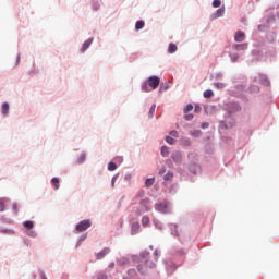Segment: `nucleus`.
<instances>
[{
	"mask_svg": "<svg viewBox=\"0 0 279 279\" xmlns=\"http://www.w3.org/2000/svg\"><path fill=\"white\" fill-rule=\"evenodd\" d=\"M145 27V22L144 21H137L135 24V29H143Z\"/></svg>",
	"mask_w": 279,
	"mask_h": 279,
	"instance_id": "nucleus-19",
	"label": "nucleus"
},
{
	"mask_svg": "<svg viewBox=\"0 0 279 279\" xmlns=\"http://www.w3.org/2000/svg\"><path fill=\"white\" fill-rule=\"evenodd\" d=\"M137 215H141V211H140V213H137Z\"/></svg>",
	"mask_w": 279,
	"mask_h": 279,
	"instance_id": "nucleus-49",
	"label": "nucleus"
},
{
	"mask_svg": "<svg viewBox=\"0 0 279 279\" xmlns=\"http://www.w3.org/2000/svg\"><path fill=\"white\" fill-rule=\"evenodd\" d=\"M158 256H160V252L158 250L154 251L153 256H149V253L147 252L142 253L140 258L141 264L137 266L140 274H145L147 269H154V267H156V263H158Z\"/></svg>",
	"mask_w": 279,
	"mask_h": 279,
	"instance_id": "nucleus-1",
	"label": "nucleus"
},
{
	"mask_svg": "<svg viewBox=\"0 0 279 279\" xmlns=\"http://www.w3.org/2000/svg\"><path fill=\"white\" fill-rule=\"evenodd\" d=\"M166 142L169 144V145H175V138L171 137V136H167L166 137Z\"/></svg>",
	"mask_w": 279,
	"mask_h": 279,
	"instance_id": "nucleus-27",
	"label": "nucleus"
},
{
	"mask_svg": "<svg viewBox=\"0 0 279 279\" xmlns=\"http://www.w3.org/2000/svg\"><path fill=\"white\" fill-rule=\"evenodd\" d=\"M192 136H194L195 138H198V136H202V131L196 130V131L192 132Z\"/></svg>",
	"mask_w": 279,
	"mask_h": 279,
	"instance_id": "nucleus-31",
	"label": "nucleus"
},
{
	"mask_svg": "<svg viewBox=\"0 0 279 279\" xmlns=\"http://www.w3.org/2000/svg\"><path fill=\"white\" fill-rule=\"evenodd\" d=\"M165 182H171L173 180V172H167L163 177Z\"/></svg>",
	"mask_w": 279,
	"mask_h": 279,
	"instance_id": "nucleus-15",
	"label": "nucleus"
},
{
	"mask_svg": "<svg viewBox=\"0 0 279 279\" xmlns=\"http://www.w3.org/2000/svg\"><path fill=\"white\" fill-rule=\"evenodd\" d=\"M51 183L54 185L56 191H58V189H60V179L52 178Z\"/></svg>",
	"mask_w": 279,
	"mask_h": 279,
	"instance_id": "nucleus-16",
	"label": "nucleus"
},
{
	"mask_svg": "<svg viewBox=\"0 0 279 279\" xmlns=\"http://www.w3.org/2000/svg\"><path fill=\"white\" fill-rule=\"evenodd\" d=\"M223 14H226V9L220 8L216 11L215 19H220V16H223Z\"/></svg>",
	"mask_w": 279,
	"mask_h": 279,
	"instance_id": "nucleus-11",
	"label": "nucleus"
},
{
	"mask_svg": "<svg viewBox=\"0 0 279 279\" xmlns=\"http://www.w3.org/2000/svg\"><path fill=\"white\" fill-rule=\"evenodd\" d=\"M90 226H93V223L90 222L89 219L82 220L80 223L76 225L75 231L78 233L86 232V230H88V228H90Z\"/></svg>",
	"mask_w": 279,
	"mask_h": 279,
	"instance_id": "nucleus-3",
	"label": "nucleus"
},
{
	"mask_svg": "<svg viewBox=\"0 0 279 279\" xmlns=\"http://www.w3.org/2000/svg\"><path fill=\"white\" fill-rule=\"evenodd\" d=\"M9 112H10V105L8 102H4L2 105V114L8 116Z\"/></svg>",
	"mask_w": 279,
	"mask_h": 279,
	"instance_id": "nucleus-12",
	"label": "nucleus"
},
{
	"mask_svg": "<svg viewBox=\"0 0 279 279\" xmlns=\"http://www.w3.org/2000/svg\"><path fill=\"white\" fill-rule=\"evenodd\" d=\"M182 145H184V147H191V140L186 137L182 138Z\"/></svg>",
	"mask_w": 279,
	"mask_h": 279,
	"instance_id": "nucleus-25",
	"label": "nucleus"
},
{
	"mask_svg": "<svg viewBox=\"0 0 279 279\" xmlns=\"http://www.w3.org/2000/svg\"><path fill=\"white\" fill-rule=\"evenodd\" d=\"M84 160H86V155L85 154H82L80 156V163L84 162Z\"/></svg>",
	"mask_w": 279,
	"mask_h": 279,
	"instance_id": "nucleus-37",
	"label": "nucleus"
},
{
	"mask_svg": "<svg viewBox=\"0 0 279 279\" xmlns=\"http://www.w3.org/2000/svg\"><path fill=\"white\" fill-rule=\"evenodd\" d=\"M213 8H221V0H214Z\"/></svg>",
	"mask_w": 279,
	"mask_h": 279,
	"instance_id": "nucleus-28",
	"label": "nucleus"
},
{
	"mask_svg": "<svg viewBox=\"0 0 279 279\" xmlns=\"http://www.w3.org/2000/svg\"><path fill=\"white\" fill-rule=\"evenodd\" d=\"M142 226H144V228H146V226H149V217L144 216L142 218Z\"/></svg>",
	"mask_w": 279,
	"mask_h": 279,
	"instance_id": "nucleus-23",
	"label": "nucleus"
},
{
	"mask_svg": "<svg viewBox=\"0 0 279 279\" xmlns=\"http://www.w3.org/2000/svg\"><path fill=\"white\" fill-rule=\"evenodd\" d=\"M193 169H199V167H197V166H191V167H190V170L193 171Z\"/></svg>",
	"mask_w": 279,
	"mask_h": 279,
	"instance_id": "nucleus-45",
	"label": "nucleus"
},
{
	"mask_svg": "<svg viewBox=\"0 0 279 279\" xmlns=\"http://www.w3.org/2000/svg\"><path fill=\"white\" fill-rule=\"evenodd\" d=\"M174 162H180L182 160V154L180 153H175L173 156H172Z\"/></svg>",
	"mask_w": 279,
	"mask_h": 279,
	"instance_id": "nucleus-21",
	"label": "nucleus"
},
{
	"mask_svg": "<svg viewBox=\"0 0 279 279\" xmlns=\"http://www.w3.org/2000/svg\"><path fill=\"white\" fill-rule=\"evenodd\" d=\"M155 208L159 213H169V205L167 203L157 204Z\"/></svg>",
	"mask_w": 279,
	"mask_h": 279,
	"instance_id": "nucleus-4",
	"label": "nucleus"
},
{
	"mask_svg": "<svg viewBox=\"0 0 279 279\" xmlns=\"http://www.w3.org/2000/svg\"><path fill=\"white\" fill-rule=\"evenodd\" d=\"M108 171H117V163L109 162L108 163Z\"/></svg>",
	"mask_w": 279,
	"mask_h": 279,
	"instance_id": "nucleus-24",
	"label": "nucleus"
},
{
	"mask_svg": "<svg viewBox=\"0 0 279 279\" xmlns=\"http://www.w3.org/2000/svg\"><path fill=\"white\" fill-rule=\"evenodd\" d=\"M235 43H243L245 40V34L242 31H238L234 36Z\"/></svg>",
	"mask_w": 279,
	"mask_h": 279,
	"instance_id": "nucleus-5",
	"label": "nucleus"
},
{
	"mask_svg": "<svg viewBox=\"0 0 279 279\" xmlns=\"http://www.w3.org/2000/svg\"><path fill=\"white\" fill-rule=\"evenodd\" d=\"M27 235L34 238V236H36V231H28Z\"/></svg>",
	"mask_w": 279,
	"mask_h": 279,
	"instance_id": "nucleus-41",
	"label": "nucleus"
},
{
	"mask_svg": "<svg viewBox=\"0 0 279 279\" xmlns=\"http://www.w3.org/2000/svg\"><path fill=\"white\" fill-rule=\"evenodd\" d=\"M208 126H209L208 122H205V123L202 124L203 130H206Z\"/></svg>",
	"mask_w": 279,
	"mask_h": 279,
	"instance_id": "nucleus-42",
	"label": "nucleus"
},
{
	"mask_svg": "<svg viewBox=\"0 0 279 279\" xmlns=\"http://www.w3.org/2000/svg\"><path fill=\"white\" fill-rule=\"evenodd\" d=\"M12 210L15 213V215H19V204L13 203L12 204Z\"/></svg>",
	"mask_w": 279,
	"mask_h": 279,
	"instance_id": "nucleus-30",
	"label": "nucleus"
},
{
	"mask_svg": "<svg viewBox=\"0 0 279 279\" xmlns=\"http://www.w3.org/2000/svg\"><path fill=\"white\" fill-rule=\"evenodd\" d=\"M178 51V46L175 44H170L168 47L169 53H175Z\"/></svg>",
	"mask_w": 279,
	"mask_h": 279,
	"instance_id": "nucleus-13",
	"label": "nucleus"
},
{
	"mask_svg": "<svg viewBox=\"0 0 279 279\" xmlns=\"http://www.w3.org/2000/svg\"><path fill=\"white\" fill-rule=\"evenodd\" d=\"M8 202H10V198H0V213H3V210H5V204H8Z\"/></svg>",
	"mask_w": 279,
	"mask_h": 279,
	"instance_id": "nucleus-9",
	"label": "nucleus"
},
{
	"mask_svg": "<svg viewBox=\"0 0 279 279\" xmlns=\"http://www.w3.org/2000/svg\"><path fill=\"white\" fill-rule=\"evenodd\" d=\"M97 279H108V276H106L105 274H99L97 276Z\"/></svg>",
	"mask_w": 279,
	"mask_h": 279,
	"instance_id": "nucleus-38",
	"label": "nucleus"
},
{
	"mask_svg": "<svg viewBox=\"0 0 279 279\" xmlns=\"http://www.w3.org/2000/svg\"><path fill=\"white\" fill-rule=\"evenodd\" d=\"M161 156H163L165 158L169 156V148L167 146L161 147Z\"/></svg>",
	"mask_w": 279,
	"mask_h": 279,
	"instance_id": "nucleus-20",
	"label": "nucleus"
},
{
	"mask_svg": "<svg viewBox=\"0 0 279 279\" xmlns=\"http://www.w3.org/2000/svg\"><path fill=\"white\" fill-rule=\"evenodd\" d=\"M24 228H26L27 230H32V228H34V221L32 220H26L23 223Z\"/></svg>",
	"mask_w": 279,
	"mask_h": 279,
	"instance_id": "nucleus-14",
	"label": "nucleus"
},
{
	"mask_svg": "<svg viewBox=\"0 0 279 279\" xmlns=\"http://www.w3.org/2000/svg\"><path fill=\"white\" fill-rule=\"evenodd\" d=\"M195 112H202V107H199V106H195Z\"/></svg>",
	"mask_w": 279,
	"mask_h": 279,
	"instance_id": "nucleus-43",
	"label": "nucleus"
},
{
	"mask_svg": "<svg viewBox=\"0 0 279 279\" xmlns=\"http://www.w3.org/2000/svg\"><path fill=\"white\" fill-rule=\"evenodd\" d=\"M247 47V44H235L232 46V49H234V51H245Z\"/></svg>",
	"mask_w": 279,
	"mask_h": 279,
	"instance_id": "nucleus-7",
	"label": "nucleus"
},
{
	"mask_svg": "<svg viewBox=\"0 0 279 279\" xmlns=\"http://www.w3.org/2000/svg\"><path fill=\"white\" fill-rule=\"evenodd\" d=\"M158 86H160V78L158 76H150L146 83L142 84V90L144 93H149V90H156Z\"/></svg>",
	"mask_w": 279,
	"mask_h": 279,
	"instance_id": "nucleus-2",
	"label": "nucleus"
},
{
	"mask_svg": "<svg viewBox=\"0 0 279 279\" xmlns=\"http://www.w3.org/2000/svg\"><path fill=\"white\" fill-rule=\"evenodd\" d=\"M3 232H4V234H14V231H12V230H4Z\"/></svg>",
	"mask_w": 279,
	"mask_h": 279,
	"instance_id": "nucleus-44",
	"label": "nucleus"
},
{
	"mask_svg": "<svg viewBox=\"0 0 279 279\" xmlns=\"http://www.w3.org/2000/svg\"><path fill=\"white\" fill-rule=\"evenodd\" d=\"M118 179H119V174L113 175L112 181H111V186L112 187H114V184H116Z\"/></svg>",
	"mask_w": 279,
	"mask_h": 279,
	"instance_id": "nucleus-33",
	"label": "nucleus"
},
{
	"mask_svg": "<svg viewBox=\"0 0 279 279\" xmlns=\"http://www.w3.org/2000/svg\"><path fill=\"white\" fill-rule=\"evenodd\" d=\"M265 86H269V82L267 80L264 81Z\"/></svg>",
	"mask_w": 279,
	"mask_h": 279,
	"instance_id": "nucleus-46",
	"label": "nucleus"
},
{
	"mask_svg": "<svg viewBox=\"0 0 279 279\" xmlns=\"http://www.w3.org/2000/svg\"><path fill=\"white\" fill-rule=\"evenodd\" d=\"M165 173V169L159 170V174L162 175Z\"/></svg>",
	"mask_w": 279,
	"mask_h": 279,
	"instance_id": "nucleus-48",
	"label": "nucleus"
},
{
	"mask_svg": "<svg viewBox=\"0 0 279 279\" xmlns=\"http://www.w3.org/2000/svg\"><path fill=\"white\" fill-rule=\"evenodd\" d=\"M110 254V248H104L98 254H96L97 260H101L104 257L108 256Z\"/></svg>",
	"mask_w": 279,
	"mask_h": 279,
	"instance_id": "nucleus-6",
	"label": "nucleus"
},
{
	"mask_svg": "<svg viewBox=\"0 0 279 279\" xmlns=\"http://www.w3.org/2000/svg\"><path fill=\"white\" fill-rule=\"evenodd\" d=\"M141 206H142L144 213L149 211V199L146 198V199L141 201Z\"/></svg>",
	"mask_w": 279,
	"mask_h": 279,
	"instance_id": "nucleus-8",
	"label": "nucleus"
},
{
	"mask_svg": "<svg viewBox=\"0 0 279 279\" xmlns=\"http://www.w3.org/2000/svg\"><path fill=\"white\" fill-rule=\"evenodd\" d=\"M170 136H173V138H178V131H171Z\"/></svg>",
	"mask_w": 279,
	"mask_h": 279,
	"instance_id": "nucleus-36",
	"label": "nucleus"
},
{
	"mask_svg": "<svg viewBox=\"0 0 279 279\" xmlns=\"http://www.w3.org/2000/svg\"><path fill=\"white\" fill-rule=\"evenodd\" d=\"M128 274H129V276H136V270L130 269V270L128 271Z\"/></svg>",
	"mask_w": 279,
	"mask_h": 279,
	"instance_id": "nucleus-40",
	"label": "nucleus"
},
{
	"mask_svg": "<svg viewBox=\"0 0 279 279\" xmlns=\"http://www.w3.org/2000/svg\"><path fill=\"white\" fill-rule=\"evenodd\" d=\"M154 182H156L155 178L147 179L145 182L147 189H149V186H154Z\"/></svg>",
	"mask_w": 279,
	"mask_h": 279,
	"instance_id": "nucleus-22",
	"label": "nucleus"
},
{
	"mask_svg": "<svg viewBox=\"0 0 279 279\" xmlns=\"http://www.w3.org/2000/svg\"><path fill=\"white\" fill-rule=\"evenodd\" d=\"M172 229L174 230V236H178V226L172 225Z\"/></svg>",
	"mask_w": 279,
	"mask_h": 279,
	"instance_id": "nucleus-39",
	"label": "nucleus"
},
{
	"mask_svg": "<svg viewBox=\"0 0 279 279\" xmlns=\"http://www.w3.org/2000/svg\"><path fill=\"white\" fill-rule=\"evenodd\" d=\"M86 239H87V235H83V236L81 238V241H86Z\"/></svg>",
	"mask_w": 279,
	"mask_h": 279,
	"instance_id": "nucleus-47",
	"label": "nucleus"
},
{
	"mask_svg": "<svg viewBox=\"0 0 279 279\" xmlns=\"http://www.w3.org/2000/svg\"><path fill=\"white\" fill-rule=\"evenodd\" d=\"M214 95H215V93H213L211 89H207L204 92L205 99H210V97H213Z\"/></svg>",
	"mask_w": 279,
	"mask_h": 279,
	"instance_id": "nucleus-17",
	"label": "nucleus"
},
{
	"mask_svg": "<svg viewBox=\"0 0 279 279\" xmlns=\"http://www.w3.org/2000/svg\"><path fill=\"white\" fill-rule=\"evenodd\" d=\"M141 228V225L138 223H134L133 227H132V234H136V231Z\"/></svg>",
	"mask_w": 279,
	"mask_h": 279,
	"instance_id": "nucleus-29",
	"label": "nucleus"
},
{
	"mask_svg": "<svg viewBox=\"0 0 279 279\" xmlns=\"http://www.w3.org/2000/svg\"><path fill=\"white\" fill-rule=\"evenodd\" d=\"M185 121H193V114H185Z\"/></svg>",
	"mask_w": 279,
	"mask_h": 279,
	"instance_id": "nucleus-35",
	"label": "nucleus"
},
{
	"mask_svg": "<svg viewBox=\"0 0 279 279\" xmlns=\"http://www.w3.org/2000/svg\"><path fill=\"white\" fill-rule=\"evenodd\" d=\"M214 86L215 88H219V89L226 88V85L223 83H215Z\"/></svg>",
	"mask_w": 279,
	"mask_h": 279,
	"instance_id": "nucleus-32",
	"label": "nucleus"
},
{
	"mask_svg": "<svg viewBox=\"0 0 279 279\" xmlns=\"http://www.w3.org/2000/svg\"><path fill=\"white\" fill-rule=\"evenodd\" d=\"M155 112H156V105H151L149 112H148L149 119L154 118Z\"/></svg>",
	"mask_w": 279,
	"mask_h": 279,
	"instance_id": "nucleus-18",
	"label": "nucleus"
},
{
	"mask_svg": "<svg viewBox=\"0 0 279 279\" xmlns=\"http://www.w3.org/2000/svg\"><path fill=\"white\" fill-rule=\"evenodd\" d=\"M192 110H193V105L190 104V105L185 106L183 112H184V114H189V112H191Z\"/></svg>",
	"mask_w": 279,
	"mask_h": 279,
	"instance_id": "nucleus-26",
	"label": "nucleus"
},
{
	"mask_svg": "<svg viewBox=\"0 0 279 279\" xmlns=\"http://www.w3.org/2000/svg\"><path fill=\"white\" fill-rule=\"evenodd\" d=\"M90 45H93V38L85 40V43L82 46L81 51L82 52L86 51V49H88V47H90Z\"/></svg>",
	"mask_w": 279,
	"mask_h": 279,
	"instance_id": "nucleus-10",
	"label": "nucleus"
},
{
	"mask_svg": "<svg viewBox=\"0 0 279 279\" xmlns=\"http://www.w3.org/2000/svg\"><path fill=\"white\" fill-rule=\"evenodd\" d=\"M231 60H232V62H236V60H239V54H236V53L231 54Z\"/></svg>",
	"mask_w": 279,
	"mask_h": 279,
	"instance_id": "nucleus-34",
	"label": "nucleus"
}]
</instances>
